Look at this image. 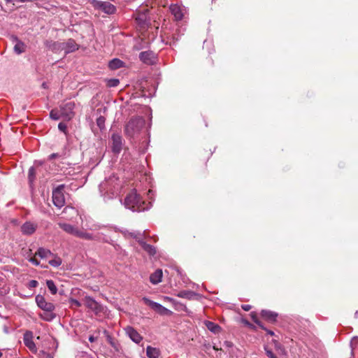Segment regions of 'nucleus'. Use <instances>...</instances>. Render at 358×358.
<instances>
[{"mask_svg":"<svg viewBox=\"0 0 358 358\" xmlns=\"http://www.w3.org/2000/svg\"><path fill=\"white\" fill-rule=\"evenodd\" d=\"M99 190L102 196L108 199L113 198L120 190L118 178L115 176L109 177L99 185Z\"/></svg>","mask_w":358,"mask_h":358,"instance_id":"1","label":"nucleus"},{"mask_svg":"<svg viewBox=\"0 0 358 358\" xmlns=\"http://www.w3.org/2000/svg\"><path fill=\"white\" fill-rule=\"evenodd\" d=\"M145 120L141 117L131 118L125 125L124 133L129 138L137 136L145 126Z\"/></svg>","mask_w":358,"mask_h":358,"instance_id":"2","label":"nucleus"},{"mask_svg":"<svg viewBox=\"0 0 358 358\" xmlns=\"http://www.w3.org/2000/svg\"><path fill=\"white\" fill-rule=\"evenodd\" d=\"M144 203L141 201L139 195L136 193V190L131 192L124 199V204L125 207L132 211H141L146 208L143 206Z\"/></svg>","mask_w":358,"mask_h":358,"instance_id":"3","label":"nucleus"},{"mask_svg":"<svg viewBox=\"0 0 358 358\" xmlns=\"http://www.w3.org/2000/svg\"><path fill=\"white\" fill-rule=\"evenodd\" d=\"M64 185H60L52 191V202L58 208L65 205V197L63 192Z\"/></svg>","mask_w":358,"mask_h":358,"instance_id":"4","label":"nucleus"},{"mask_svg":"<svg viewBox=\"0 0 358 358\" xmlns=\"http://www.w3.org/2000/svg\"><path fill=\"white\" fill-rule=\"evenodd\" d=\"M143 301L146 305L149 306L152 309L162 315H170L172 314V311L164 307L160 303L151 301L148 298L143 297Z\"/></svg>","mask_w":358,"mask_h":358,"instance_id":"5","label":"nucleus"},{"mask_svg":"<svg viewBox=\"0 0 358 358\" xmlns=\"http://www.w3.org/2000/svg\"><path fill=\"white\" fill-rule=\"evenodd\" d=\"M75 103L74 102L69 101L61 106V115L64 120H70L74 116Z\"/></svg>","mask_w":358,"mask_h":358,"instance_id":"6","label":"nucleus"},{"mask_svg":"<svg viewBox=\"0 0 358 358\" xmlns=\"http://www.w3.org/2000/svg\"><path fill=\"white\" fill-rule=\"evenodd\" d=\"M169 10L176 21L182 20L187 13L186 8L179 4H171Z\"/></svg>","mask_w":358,"mask_h":358,"instance_id":"7","label":"nucleus"},{"mask_svg":"<svg viewBox=\"0 0 358 358\" xmlns=\"http://www.w3.org/2000/svg\"><path fill=\"white\" fill-rule=\"evenodd\" d=\"M131 236H133L134 238H136L139 244L141 245L142 248L148 252V254L150 256H153L156 253V249L155 247L150 244H147L145 242H144L143 240L141 239L140 236L141 234L140 233H130L129 234Z\"/></svg>","mask_w":358,"mask_h":358,"instance_id":"8","label":"nucleus"},{"mask_svg":"<svg viewBox=\"0 0 358 358\" xmlns=\"http://www.w3.org/2000/svg\"><path fill=\"white\" fill-rule=\"evenodd\" d=\"M35 300L37 306L41 309L48 313H52L55 310V305L50 302L46 301L44 296L42 295H37Z\"/></svg>","mask_w":358,"mask_h":358,"instance_id":"9","label":"nucleus"},{"mask_svg":"<svg viewBox=\"0 0 358 358\" xmlns=\"http://www.w3.org/2000/svg\"><path fill=\"white\" fill-rule=\"evenodd\" d=\"M95 6L107 14H113L115 12V6L107 1H96Z\"/></svg>","mask_w":358,"mask_h":358,"instance_id":"10","label":"nucleus"},{"mask_svg":"<svg viewBox=\"0 0 358 358\" xmlns=\"http://www.w3.org/2000/svg\"><path fill=\"white\" fill-rule=\"evenodd\" d=\"M78 45L73 39H69L66 42H63L60 45L62 50H64L66 54L73 52L78 49Z\"/></svg>","mask_w":358,"mask_h":358,"instance_id":"11","label":"nucleus"},{"mask_svg":"<svg viewBox=\"0 0 358 358\" xmlns=\"http://www.w3.org/2000/svg\"><path fill=\"white\" fill-rule=\"evenodd\" d=\"M112 150L115 153H120L122 148V138L118 134H113L111 137Z\"/></svg>","mask_w":358,"mask_h":358,"instance_id":"12","label":"nucleus"},{"mask_svg":"<svg viewBox=\"0 0 358 358\" xmlns=\"http://www.w3.org/2000/svg\"><path fill=\"white\" fill-rule=\"evenodd\" d=\"M124 330H125L127 335L135 343L138 344L143 340V337L134 327L128 326L124 329Z\"/></svg>","mask_w":358,"mask_h":358,"instance_id":"13","label":"nucleus"},{"mask_svg":"<svg viewBox=\"0 0 358 358\" xmlns=\"http://www.w3.org/2000/svg\"><path fill=\"white\" fill-rule=\"evenodd\" d=\"M85 305L95 313L101 311V305L90 296H86L84 299Z\"/></svg>","mask_w":358,"mask_h":358,"instance_id":"14","label":"nucleus"},{"mask_svg":"<svg viewBox=\"0 0 358 358\" xmlns=\"http://www.w3.org/2000/svg\"><path fill=\"white\" fill-rule=\"evenodd\" d=\"M139 57L140 59L146 64H152L155 61V54L150 50L141 52L139 55Z\"/></svg>","mask_w":358,"mask_h":358,"instance_id":"15","label":"nucleus"},{"mask_svg":"<svg viewBox=\"0 0 358 358\" xmlns=\"http://www.w3.org/2000/svg\"><path fill=\"white\" fill-rule=\"evenodd\" d=\"M11 40L13 43H15L14 52L16 54L20 55L25 52L26 45L24 44V43L19 40L18 38L15 36H11Z\"/></svg>","mask_w":358,"mask_h":358,"instance_id":"16","label":"nucleus"},{"mask_svg":"<svg viewBox=\"0 0 358 358\" xmlns=\"http://www.w3.org/2000/svg\"><path fill=\"white\" fill-rule=\"evenodd\" d=\"M37 228V224L31 222H26L21 227V231L23 234L31 235L34 234Z\"/></svg>","mask_w":358,"mask_h":358,"instance_id":"17","label":"nucleus"},{"mask_svg":"<svg viewBox=\"0 0 358 358\" xmlns=\"http://www.w3.org/2000/svg\"><path fill=\"white\" fill-rule=\"evenodd\" d=\"M32 333L27 331L24 334V343L32 352L36 351V345L32 340Z\"/></svg>","mask_w":358,"mask_h":358,"instance_id":"18","label":"nucleus"},{"mask_svg":"<svg viewBox=\"0 0 358 358\" xmlns=\"http://www.w3.org/2000/svg\"><path fill=\"white\" fill-rule=\"evenodd\" d=\"M58 225L59 226V227L61 229H62L67 234L76 236L78 229L77 227H76L75 226L68 224V223H62V222L59 223Z\"/></svg>","mask_w":358,"mask_h":358,"instance_id":"19","label":"nucleus"},{"mask_svg":"<svg viewBox=\"0 0 358 358\" xmlns=\"http://www.w3.org/2000/svg\"><path fill=\"white\" fill-rule=\"evenodd\" d=\"M261 315L268 322H274L276 321L278 313L268 310H262Z\"/></svg>","mask_w":358,"mask_h":358,"instance_id":"20","label":"nucleus"},{"mask_svg":"<svg viewBox=\"0 0 358 358\" xmlns=\"http://www.w3.org/2000/svg\"><path fill=\"white\" fill-rule=\"evenodd\" d=\"M76 237L85 239V240H98L99 237L96 235H93L92 234L82 231L78 229V233L76 234Z\"/></svg>","mask_w":358,"mask_h":358,"instance_id":"21","label":"nucleus"},{"mask_svg":"<svg viewBox=\"0 0 358 358\" xmlns=\"http://www.w3.org/2000/svg\"><path fill=\"white\" fill-rule=\"evenodd\" d=\"M162 271L161 269H157L150 275V282L154 285L158 284L162 281Z\"/></svg>","mask_w":358,"mask_h":358,"instance_id":"22","label":"nucleus"},{"mask_svg":"<svg viewBox=\"0 0 358 358\" xmlns=\"http://www.w3.org/2000/svg\"><path fill=\"white\" fill-rule=\"evenodd\" d=\"M35 255H37L42 259H45V258H48L50 257L55 256V254H53L50 250L45 249L43 248H40L38 249Z\"/></svg>","mask_w":358,"mask_h":358,"instance_id":"23","label":"nucleus"},{"mask_svg":"<svg viewBox=\"0 0 358 358\" xmlns=\"http://www.w3.org/2000/svg\"><path fill=\"white\" fill-rule=\"evenodd\" d=\"M205 325L209 331L215 334L220 332L221 330V327L218 324L210 321H205Z\"/></svg>","mask_w":358,"mask_h":358,"instance_id":"24","label":"nucleus"},{"mask_svg":"<svg viewBox=\"0 0 358 358\" xmlns=\"http://www.w3.org/2000/svg\"><path fill=\"white\" fill-rule=\"evenodd\" d=\"M146 355L149 358H158L159 355V351L155 348L148 346L146 348Z\"/></svg>","mask_w":358,"mask_h":358,"instance_id":"25","label":"nucleus"},{"mask_svg":"<svg viewBox=\"0 0 358 358\" xmlns=\"http://www.w3.org/2000/svg\"><path fill=\"white\" fill-rule=\"evenodd\" d=\"M124 62L119 59H113L108 63V66L112 70H115L123 66Z\"/></svg>","mask_w":358,"mask_h":358,"instance_id":"26","label":"nucleus"},{"mask_svg":"<svg viewBox=\"0 0 358 358\" xmlns=\"http://www.w3.org/2000/svg\"><path fill=\"white\" fill-rule=\"evenodd\" d=\"M196 294L192 291H182L178 293V296L180 298L192 299H193Z\"/></svg>","mask_w":358,"mask_h":358,"instance_id":"27","label":"nucleus"},{"mask_svg":"<svg viewBox=\"0 0 358 358\" xmlns=\"http://www.w3.org/2000/svg\"><path fill=\"white\" fill-rule=\"evenodd\" d=\"M54 259L49 261V264L53 267H59L62 264V259L55 255Z\"/></svg>","mask_w":358,"mask_h":358,"instance_id":"28","label":"nucleus"},{"mask_svg":"<svg viewBox=\"0 0 358 358\" xmlns=\"http://www.w3.org/2000/svg\"><path fill=\"white\" fill-rule=\"evenodd\" d=\"M46 285H47L48 289L51 292V294H55L57 293V288L55 282L52 280H47Z\"/></svg>","mask_w":358,"mask_h":358,"instance_id":"29","label":"nucleus"},{"mask_svg":"<svg viewBox=\"0 0 358 358\" xmlns=\"http://www.w3.org/2000/svg\"><path fill=\"white\" fill-rule=\"evenodd\" d=\"M50 116L52 120H57L60 118H62L61 115V110H58L56 109H53L50 113Z\"/></svg>","mask_w":358,"mask_h":358,"instance_id":"30","label":"nucleus"},{"mask_svg":"<svg viewBox=\"0 0 358 358\" xmlns=\"http://www.w3.org/2000/svg\"><path fill=\"white\" fill-rule=\"evenodd\" d=\"M252 320L259 327H260L262 329L265 330L268 334H269L271 336H273L274 335V332L273 331H272L271 330H268L266 328H265L262 324V323L257 319H256L254 316H252Z\"/></svg>","mask_w":358,"mask_h":358,"instance_id":"31","label":"nucleus"},{"mask_svg":"<svg viewBox=\"0 0 358 358\" xmlns=\"http://www.w3.org/2000/svg\"><path fill=\"white\" fill-rule=\"evenodd\" d=\"M29 182H31L34 180V178H35V169L34 167H31L29 169Z\"/></svg>","mask_w":358,"mask_h":358,"instance_id":"32","label":"nucleus"},{"mask_svg":"<svg viewBox=\"0 0 358 358\" xmlns=\"http://www.w3.org/2000/svg\"><path fill=\"white\" fill-rule=\"evenodd\" d=\"M70 304L72 308H77L81 306L80 302L74 299H70Z\"/></svg>","mask_w":358,"mask_h":358,"instance_id":"33","label":"nucleus"},{"mask_svg":"<svg viewBox=\"0 0 358 358\" xmlns=\"http://www.w3.org/2000/svg\"><path fill=\"white\" fill-rule=\"evenodd\" d=\"M119 80L117 79H110L108 82V85L109 87H116L119 84Z\"/></svg>","mask_w":358,"mask_h":358,"instance_id":"34","label":"nucleus"},{"mask_svg":"<svg viewBox=\"0 0 358 358\" xmlns=\"http://www.w3.org/2000/svg\"><path fill=\"white\" fill-rule=\"evenodd\" d=\"M58 129L64 132V133H66V130H67V126L65 123L64 122H60L59 124H58Z\"/></svg>","mask_w":358,"mask_h":358,"instance_id":"35","label":"nucleus"},{"mask_svg":"<svg viewBox=\"0 0 358 358\" xmlns=\"http://www.w3.org/2000/svg\"><path fill=\"white\" fill-rule=\"evenodd\" d=\"M38 282L35 280H31L29 282L27 287L29 289L35 288L38 286Z\"/></svg>","mask_w":358,"mask_h":358,"instance_id":"36","label":"nucleus"},{"mask_svg":"<svg viewBox=\"0 0 358 358\" xmlns=\"http://www.w3.org/2000/svg\"><path fill=\"white\" fill-rule=\"evenodd\" d=\"M41 317L46 321H50L55 317V315L52 313H50V314L48 313V314H45V315H44V316L41 315Z\"/></svg>","mask_w":358,"mask_h":358,"instance_id":"37","label":"nucleus"},{"mask_svg":"<svg viewBox=\"0 0 358 358\" xmlns=\"http://www.w3.org/2000/svg\"><path fill=\"white\" fill-rule=\"evenodd\" d=\"M265 349V351H266V355L269 357V358H278L273 353V352L268 349L266 347L264 348Z\"/></svg>","mask_w":358,"mask_h":358,"instance_id":"38","label":"nucleus"},{"mask_svg":"<svg viewBox=\"0 0 358 358\" xmlns=\"http://www.w3.org/2000/svg\"><path fill=\"white\" fill-rule=\"evenodd\" d=\"M104 121H105V120L103 117H99L96 120L97 125L99 127H101V126L103 125V124H104Z\"/></svg>","mask_w":358,"mask_h":358,"instance_id":"39","label":"nucleus"},{"mask_svg":"<svg viewBox=\"0 0 358 358\" xmlns=\"http://www.w3.org/2000/svg\"><path fill=\"white\" fill-rule=\"evenodd\" d=\"M29 261L36 266L39 265V262L35 257H31Z\"/></svg>","mask_w":358,"mask_h":358,"instance_id":"40","label":"nucleus"},{"mask_svg":"<svg viewBox=\"0 0 358 358\" xmlns=\"http://www.w3.org/2000/svg\"><path fill=\"white\" fill-rule=\"evenodd\" d=\"M275 347L278 348L280 350L282 354H283V355L286 354L285 350L284 348H282L279 343H275Z\"/></svg>","mask_w":358,"mask_h":358,"instance_id":"41","label":"nucleus"},{"mask_svg":"<svg viewBox=\"0 0 358 358\" xmlns=\"http://www.w3.org/2000/svg\"><path fill=\"white\" fill-rule=\"evenodd\" d=\"M241 307L245 311H248L251 309V306L248 304L242 305Z\"/></svg>","mask_w":358,"mask_h":358,"instance_id":"42","label":"nucleus"},{"mask_svg":"<svg viewBox=\"0 0 358 358\" xmlns=\"http://www.w3.org/2000/svg\"><path fill=\"white\" fill-rule=\"evenodd\" d=\"M232 343L230 342V341H225L224 343V346L227 347V348H231L232 346Z\"/></svg>","mask_w":358,"mask_h":358,"instance_id":"43","label":"nucleus"},{"mask_svg":"<svg viewBox=\"0 0 358 358\" xmlns=\"http://www.w3.org/2000/svg\"><path fill=\"white\" fill-rule=\"evenodd\" d=\"M43 358H53V357L48 353H44Z\"/></svg>","mask_w":358,"mask_h":358,"instance_id":"44","label":"nucleus"},{"mask_svg":"<svg viewBox=\"0 0 358 358\" xmlns=\"http://www.w3.org/2000/svg\"><path fill=\"white\" fill-rule=\"evenodd\" d=\"M57 156V154L53 153L50 156V159H53Z\"/></svg>","mask_w":358,"mask_h":358,"instance_id":"45","label":"nucleus"},{"mask_svg":"<svg viewBox=\"0 0 358 358\" xmlns=\"http://www.w3.org/2000/svg\"><path fill=\"white\" fill-rule=\"evenodd\" d=\"M89 341H90V342H93V341H94V337H93V336H90V337L89 338Z\"/></svg>","mask_w":358,"mask_h":358,"instance_id":"46","label":"nucleus"},{"mask_svg":"<svg viewBox=\"0 0 358 358\" xmlns=\"http://www.w3.org/2000/svg\"><path fill=\"white\" fill-rule=\"evenodd\" d=\"M152 193V190H149L148 194L150 195Z\"/></svg>","mask_w":358,"mask_h":358,"instance_id":"47","label":"nucleus"}]
</instances>
